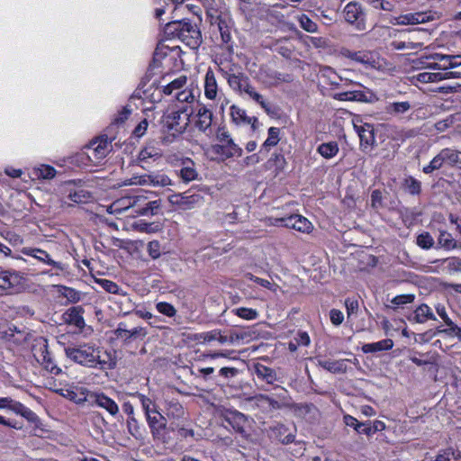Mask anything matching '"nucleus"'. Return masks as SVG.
<instances>
[{
    "label": "nucleus",
    "mask_w": 461,
    "mask_h": 461,
    "mask_svg": "<svg viewBox=\"0 0 461 461\" xmlns=\"http://www.w3.org/2000/svg\"><path fill=\"white\" fill-rule=\"evenodd\" d=\"M244 93L247 94L256 103H258L267 114L272 113L270 104L266 102L263 96L259 93H258L250 84L245 89Z\"/></svg>",
    "instance_id": "obj_30"
},
{
    "label": "nucleus",
    "mask_w": 461,
    "mask_h": 461,
    "mask_svg": "<svg viewBox=\"0 0 461 461\" xmlns=\"http://www.w3.org/2000/svg\"><path fill=\"white\" fill-rule=\"evenodd\" d=\"M416 242L417 245L423 249H429L435 244L433 237L427 231L418 235Z\"/></svg>",
    "instance_id": "obj_46"
},
{
    "label": "nucleus",
    "mask_w": 461,
    "mask_h": 461,
    "mask_svg": "<svg viewBox=\"0 0 461 461\" xmlns=\"http://www.w3.org/2000/svg\"><path fill=\"white\" fill-rule=\"evenodd\" d=\"M449 323L450 324H446L447 326L446 329H441L440 327L437 328L434 331V335L444 333L448 337H455L461 341V328L456 325L453 321H450Z\"/></svg>",
    "instance_id": "obj_39"
},
{
    "label": "nucleus",
    "mask_w": 461,
    "mask_h": 461,
    "mask_svg": "<svg viewBox=\"0 0 461 461\" xmlns=\"http://www.w3.org/2000/svg\"><path fill=\"white\" fill-rule=\"evenodd\" d=\"M161 206L160 200H155L147 203L143 207L134 209V212L138 215L153 216L158 214Z\"/></svg>",
    "instance_id": "obj_29"
},
{
    "label": "nucleus",
    "mask_w": 461,
    "mask_h": 461,
    "mask_svg": "<svg viewBox=\"0 0 461 461\" xmlns=\"http://www.w3.org/2000/svg\"><path fill=\"white\" fill-rule=\"evenodd\" d=\"M34 175L37 178L52 179L56 176V169L49 165H41L40 167L34 168Z\"/></svg>",
    "instance_id": "obj_41"
},
{
    "label": "nucleus",
    "mask_w": 461,
    "mask_h": 461,
    "mask_svg": "<svg viewBox=\"0 0 461 461\" xmlns=\"http://www.w3.org/2000/svg\"><path fill=\"white\" fill-rule=\"evenodd\" d=\"M337 96L340 101H358L364 103H372L376 99L375 95L370 91H348L339 93Z\"/></svg>",
    "instance_id": "obj_13"
},
{
    "label": "nucleus",
    "mask_w": 461,
    "mask_h": 461,
    "mask_svg": "<svg viewBox=\"0 0 461 461\" xmlns=\"http://www.w3.org/2000/svg\"><path fill=\"white\" fill-rule=\"evenodd\" d=\"M343 57L361 64H371L370 53L367 51H351L348 49L343 48L340 50Z\"/></svg>",
    "instance_id": "obj_24"
},
{
    "label": "nucleus",
    "mask_w": 461,
    "mask_h": 461,
    "mask_svg": "<svg viewBox=\"0 0 461 461\" xmlns=\"http://www.w3.org/2000/svg\"><path fill=\"white\" fill-rule=\"evenodd\" d=\"M184 414V409L178 402L171 403L168 409L167 416L181 417Z\"/></svg>",
    "instance_id": "obj_63"
},
{
    "label": "nucleus",
    "mask_w": 461,
    "mask_h": 461,
    "mask_svg": "<svg viewBox=\"0 0 461 461\" xmlns=\"http://www.w3.org/2000/svg\"><path fill=\"white\" fill-rule=\"evenodd\" d=\"M189 23V20H176L167 23L164 27V33L167 38L179 39L182 31H185V27Z\"/></svg>",
    "instance_id": "obj_21"
},
{
    "label": "nucleus",
    "mask_w": 461,
    "mask_h": 461,
    "mask_svg": "<svg viewBox=\"0 0 461 461\" xmlns=\"http://www.w3.org/2000/svg\"><path fill=\"white\" fill-rule=\"evenodd\" d=\"M112 142L107 136H102L97 141L91 143V146H95L92 149V154L88 155V158L92 160L91 162L98 164L101 159L106 157L109 152L108 145Z\"/></svg>",
    "instance_id": "obj_10"
},
{
    "label": "nucleus",
    "mask_w": 461,
    "mask_h": 461,
    "mask_svg": "<svg viewBox=\"0 0 461 461\" xmlns=\"http://www.w3.org/2000/svg\"><path fill=\"white\" fill-rule=\"evenodd\" d=\"M179 40L194 50L197 49L203 42L200 30L190 21L185 27V31L180 33Z\"/></svg>",
    "instance_id": "obj_7"
},
{
    "label": "nucleus",
    "mask_w": 461,
    "mask_h": 461,
    "mask_svg": "<svg viewBox=\"0 0 461 461\" xmlns=\"http://www.w3.org/2000/svg\"><path fill=\"white\" fill-rule=\"evenodd\" d=\"M156 308L158 312L167 317H173L176 313V310L175 309V307L172 304L166 302L158 303Z\"/></svg>",
    "instance_id": "obj_55"
},
{
    "label": "nucleus",
    "mask_w": 461,
    "mask_h": 461,
    "mask_svg": "<svg viewBox=\"0 0 461 461\" xmlns=\"http://www.w3.org/2000/svg\"><path fill=\"white\" fill-rule=\"evenodd\" d=\"M354 129L358 134L360 139L361 146H373L375 142V130L372 124L363 123L357 124V122H354Z\"/></svg>",
    "instance_id": "obj_11"
},
{
    "label": "nucleus",
    "mask_w": 461,
    "mask_h": 461,
    "mask_svg": "<svg viewBox=\"0 0 461 461\" xmlns=\"http://www.w3.org/2000/svg\"><path fill=\"white\" fill-rule=\"evenodd\" d=\"M147 421L153 438L163 443L167 442V426L166 418L159 411H157L152 415H149Z\"/></svg>",
    "instance_id": "obj_6"
},
{
    "label": "nucleus",
    "mask_w": 461,
    "mask_h": 461,
    "mask_svg": "<svg viewBox=\"0 0 461 461\" xmlns=\"http://www.w3.org/2000/svg\"><path fill=\"white\" fill-rule=\"evenodd\" d=\"M59 292L72 303H76L81 299L80 293L74 288L60 285Z\"/></svg>",
    "instance_id": "obj_43"
},
{
    "label": "nucleus",
    "mask_w": 461,
    "mask_h": 461,
    "mask_svg": "<svg viewBox=\"0 0 461 461\" xmlns=\"http://www.w3.org/2000/svg\"><path fill=\"white\" fill-rule=\"evenodd\" d=\"M212 149L213 153L217 155L224 156L225 158H229L233 156H238V151L229 148V146L224 144H216L212 147Z\"/></svg>",
    "instance_id": "obj_49"
},
{
    "label": "nucleus",
    "mask_w": 461,
    "mask_h": 461,
    "mask_svg": "<svg viewBox=\"0 0 461 461\" xmlns=\"http://www.w3.org/2000/svg\"><path fill=\"white\" fill-rule=\"evenodd\" d=\"M224 77L230 87L240 93H244L245 89L249 85V78L244 73L230 74L224 72Z\"/></svg>",
    "instance_id": "obj_15"
},
{
    "label": "nucleus",
    "mask_w": 461,
    "mask_h": 461,
    "mask_svg": "<svg viewBox=\"0 0 461 461\" xmlns=\"http://www.w3.org/2000/svg\"><path fill=\"white\" fill-rule=\"evenodd\" d=\"M318 152L325 158H331L339 152V146L336 141L322 143L318 147Z\"/></svg>",
    "instance_id": "obj_34"
},
{
    "label": "nucleus",
    "mask_w": 461,
    "mask_h": 461,
    "mask_svg": "<svg viewBox=\"0 0 461 461\" xmlns=\"http://www.w3.org/2000/svg\"><path fill=\"white\" fill-rule=\"evenodd\" d=\"M434 59L443 63V70L457 68L461 65V55L435 54Z\"/></svg>",
    "instance_id": "obj_26"
},
{
    "label": "nucleus",
    "mask_w": 461,
    "mask_h": 461,
    "mask_svg": "<svg viewBox=\"0 0 461 461\" xmlns=\"http://www.w3.org/2000/svg\"><path fill=\"white\" fill-rule=\"evenodd\" d=\"M445 161L444 156H442V150L433 158V159L430 161V163L423 167V172L425 174H430L433 171L439 169Z\"/></svg>",
    "instance_id": "obj_44"
},
{
    "label": "nucleus",
    "mask_w": 461,
    "mask_h": 461,
    "mask_svg": "<svg viewBox=\"0 0 461 461\" xmlns=\"http://www.w3.org/2000/svg\"><path fill=\"white\" fill-rule=\"evenodd\" d=\"M84 312L82 306H73L63 313L62 318L66 324L75 326L81 331L86 327Z\"/></svg>",
    "instance_id": "obj_8"
},
{
    "label": "nucleus",
    "mask_w": 461,
    "mask_h": 461,
    "mask_svg": "<svg viewBox=\"0 0 461 461\" xmlns=\"http://www.w3.org/2000/svg\"><path fill=\"white\" fill-rule=\"evenodd\" d=\"M438 245L447 250L458 248L457 241L446 230H440L438 238Z\"/></svg>",
    "instance_id": "obj_32"
},
{
    "label": "nucleus",
    "mask_w": 461,
    "mask_h": 461,
    "mask_svg": "<svg viewBox=\"0 0 461 461\" xmlns=\"http://www.w3.org/2000/svg\"><path fill=\"white\" fill-rule=\"evenodd\" d=\"M415 296L413 294H401L392 299L391 303L394 305H403L411 303L414 301Z\"/></svg>",
    "instance_id": "obj_59"
},
{
    "label": "nucleus",
    "mask_w": 461,
    "mask_h": 461,
    "mask_svg": "<svg viewBox=\"0 0 461 461\" xmlns=\"http://www.w3.org/2000/svg\"><path fill=\"white\" fill-rule=\"evenodd\" d=\"M226 421L232 426V428L240 432H244V426L247 422V417L238 411H227L225 415Z\"/></svg>",
    "instance_id": "obj_20"
},
{
    "label": "nucleus",
    "mask_w": 461,
    "mask_h": 461,
    "mask_svg": "<svg viewBox=\"0 0 461 461\" xmlns=\"http://www.w3.org/2000/svg\"><path fill=\"white\" fill-rule=\"evenodd\" d=\"M113 334L117 339L122 340L124 346H127L137 339H143L148 335V332L145 328L140 326L128 330L125 323L120 322L113 330Z\"/></svg>",
    "instance_id": "obj_4"
},
{
    "label": "nucleus",
    "mask_w": 461,
    "mask_h": 461,
    "mask_svg": "<svg viewBox=\"0 0 461 461\" xmlns=\"http://www.w3.org/2000/svg\"><path fill=\"white\" fill-rule=\"evenodd\" d=\"M447 264L449 272H461V259L458 258H449L442 260Z\"/></svg>",
    "instance_id": "obj_57"
},
{
    "label": "nucleus",
    "mask_w": 461,
    "mask_h": 461,
    "mask_svg": "<svg viewBox=\"0 0 461 461\" xmlns=\"http://www.w3.org/2000/svg\"><path fill=\"white\" fill-rule=\"evenodd\" d=\"M298 217H299V214H292L288 217L277 219L276 221L278 222H280V224L282 226L295 230L296 229V221H297Z\"/></svg>",
    "instance_id": "obj_58"
},
{
    "label": "nucleus",
    "mask_w": 461,
    "mask_h": 461,
    "mask_svg": "<svg viewBox=\"0 0 461 461\" xmlns=\"http://www.w3.org/2000/svg\"><path fill=\"white\" fill-rule=\"evenodd\" d=\"M259 397L263 402L267 403L268 406L273 410H280L288 407V403L285 401H284V399L282 401H279L278 399H274L269 395L265 394H261Z\"/></svg>",
    "instance_id": "obj_47"
},
{
    "label": "nucleus",
    "mask_w": 461,
    "mask_h": 461,
    "mask_svg": "<svg viewBox=\"0 0 461 461\" xmlns=\"http://www.w3.org/2000/svg\"><path fill=\"white\" fill-rule=\"evenodd\" d=\"M393 347V341L391 339H385L375 343H367L362 346L364 353H375L384 350H389Z\"/></svg>",
    "instance_id": "obj_23"
},
{
    "label": "nucleus",
    "mask_w": 461,
    "mask_h": 461,
    "mask_svg": "<svg viewBox=\"0 0 461 461\" xmlns=\"http://www.w3.org/2000/svg\"><path fill=\"white\" fill-rule=\"evenodd\" d=\"M170 203L177 205L183 210H190L204 203V197L199 192L191 190L185 193L174 194L168 197Z\"/></svg>",
    "instance_id": "obj_3"
},
{
    "label": "nucleus",
    "mask_w": 461,
    "mask_h": 461,
    "mask_svg": "<svg viewBox=\"0 0 461 461\" xmlns=\"http://www.w3.org/2000/svg\"><path fill=\"white\" fill-rule=\"evenodd\" d=\"M39 353L40 356L38 357V361L43 365L46 370L50 371L54 375H59L61 373V369L58 367L56 365H54L51 359L50 353L49 352L48 344L46 341L43 343L42 346L39 348Z\"/></svg>",
    "instance_id": "obj_18"
},
{
    "label": "nucleus",
    "mask_w": 461,
    "mask_h": 461,
    "mask_svg": "<svg viewBox=\"0 0 461 461\" xmlns=\"http://www.w3.org/2000/svg\"><path fill=\"white\" fill-rule=\"evenodd\" d=\"M402 187L411 195L420 194L421 192V184L413 176H408L402 183Z\"/></svg>",
    "instance_id": "obj_37"
},
{
    "label": "nucleus",
    "mask_w": 461,
    "mask_h": 461,
    "mask_svg": "<svg viewBox=\"0 0 461 461\" xmlns=\"http://www.w3.org/2000/svg\"><path fill=\"white\" fill-rule=\"evenodd\" d=\"M19 283V276L9 271L0 272V289L7 290Z\"/></svg>",
    "instance_id": "obj_28"
},
{
    "label": "nucleus",
    "mask_w": 461,
    "mask_h": 461,
    "mask_svg": "<svg viewBox=\"0 0 461 461\" xmlns=\"http://www.w3.org/2000/svg\"><path fill=\"white\" fill-rule=\"evenodd\" d=\"M149 255L153 258L157 259L160 257V244L158 240H152L148 244Z\"/></svg>",
    "instance_id": "obj_60"
},
{
    "label": "nucleus",
    "mask_w": 461,
    "mask_h": 461,
    "mask_svg": "<svg viewBox=\"0 0 461 461\" xmlns=\"http://www.w3.org/2000/svg\"><path fill=\"white\" fill-rule=\"evenodd\" d=\"M299 22L301 27L308 32H315L318 30V25L305 14L300 16Z\"/></svg>",
    "instance_id": "obj_53"
},
{
    "label": "nucleus",
    "mask_w": 461,
    "mask_h": 461,
    "mask_svg": "<svg viewBox=\"0 0 461 461\" xmlns=\"http://www.w3.org/2000/svg\"><path fill=\"white\" fill-rule=\"evenodd\" d=\"M233 312L237 316L245 320H255L258 316V312L250 308L240 307L233 310Z\"/></svg>",
    "instance_id": "obj_51"
},
{
    "label": "nucleus",
    "mask_w": 461,
    "mask_h": 461,
    "mask_svg": "<svg viewBox=\"0 0 461 461\" xmlns=\"http://www.w3.org/2000/svg\"><path fill=\"white\" fill-rule=\"evenodd\" d=\"M148 180L152 186H167L171 185V179L165 174H149Z\"/></svg>",
    "instance_id": "obj_40"
},
{
    "label": "nucleus",
    "mask_w": 461,
    "mask_h": 461,
    "mask_svg": "<svg viewBox=\"0 0 461 461\" xmlns=\"http://www.w3.org/2000/svg\"><path fill=\"white\" fill-rule=\"evenodd\" d=\"M164 127L167 131H173L175 134L184 133L190 123V113H187V107L185 106L178 111L172 112L164 118Z\"/></svg>",
    "instance_id": "obj_2"
},
{
    "label": "nucleus",
    "mask_w": 461,
    "mask_h": 461,
    "mask_svg": "<svg viewBox=\"0 0 461 461\" xmlns=\"http://www.w3.org/2000/svg\"><path fill=\"white\" fill-rule=\"evenodd\" d=\"M270 437L282 444H289L294 440L295 436L284 424H276L270 428Z\"/></svg>",
    "instance_id": "obj_16"
},
{
    "label": "nucleus",
    "mask_w": 461,
    "mask_h": 461,
    "mask_svg": "<svg viewBox=\"0 0 461 461\" xmlns=\"http://www.w3.org/2000/svg\"><path fill=\"white\" fill-rule=\"evenodd\" d=\"M92 404L106 410L111 415L115 416L119 412L117 403L103 393H94L89 395Z\"/></svg>",
    "instance_id": "obj_9"
},
{
    "label": "nucleus",
    "mask_w": 461,
    "mask_h": 461,
    "mask_svg": "<svg viewBox=\"0 0 461 461\" xmlns=\"http://www.w3.org/2000/svg\"><path fill=\"white\" fill-rule=\"evenodd\" d=\"M95 283L98 284L107 293L122 295L128 303H131V299L127 297V294L122 292L116 283L108 279H95Z\"/></svg>",
    "instance_id": "obj_25"
},
{
    "label": "nucleus",
    "mask_w": 461,
    "mask_h": 461,
    "mask_svg": "<svg viewBox=\"0 0 461 461\" xmlns=\"http://www.w3.org/2000/svg\"><path fill=\"white\" fill-rule=\"evenodd\" d=\"M141 406L145 411L146 419L158 411L155 403L143 394L139 395Z\"/></svg>",
    "instance_id": "obj_48"
},
{
    "label": "nucleus",
    "mask_w": 461,
    "mask_h": 461,
    "mask_svg": "<svg viewBox=\"0 0 461 461\" xmlns=\"http://www.w3.org/2000/svg\"><path fill=\"white\" fill-rule=\"evenodd\" d=\"M179 176L184 182L188 183L196 179L198 174L193 167L186 166L180 169Z\"/></svg>",
    "instance_id": "obj_50"
},
{
    "label": "nucleus",
    "mask_w": 461,
    "mask_h": 461,
    "mask_svg": "<svg viewBox=\"0 0 461 461\" xmlns=\"http://www.w3.org/2000/svg\"><path fill=\"white\" fill-rule=\"evenodd\" d=\"M460 77L459 72L447 71V72H422L417 76V79L421 83L438 82L448 78Z\"/></svg>",
    "instance_id": "obj_14"
},
{
    "label": "nucleus",
    "mask_w": 461,
    "mask_h": 461,
    "mask_svg": "<svg viewBox=\"0 0 461 461\" xmlns=\"http://www.w3.org/2000/svg\"><path fill=\"white\" fill-rule=\"evenodd\" d=\"M65 353L68 358L83 366H95L97 363H101L98 361L99 356L95 354V348L87 344L67 347Z\"/></svg>",
    "instance_id": "obj_1"
},
{
    "label": "nucleus",
    "mask_w": 461,
    "mask_h": 461,
    "mask_svg": "<svg viewBox=\"0 0 461 461\" xmlns=\"http://www.w3.org/2000/svg\"><path fill=\"white\" fill-rule=\"evenodd\" d=\"M186 84V77L181 76L178 78L173 80L163 88V93L169 95L174 90L182 88Z\"/></svg>",
    "instance_id": "obj_45"
},
{
    "label": "nucleus",
    "mask_w": 461,
    "mask_h": 461,
    "mask_svg": "<svg viewBox=\"0 0 461 461\" xmlns=\"http://www.w3.org/2000/svg\"><path fill=\"white\" fill-rule=\"evenodd\" d=\"M279 128L270 127L268 129V137L263 143L262 148L268 151L270 147L276 146L279 141Z\"/></svg>",
    "instance_id": "obj_42"
},
{
    "label": "nucleus",
    "mask_w": 461,
    "mask_h": 461,
    "mask_svg": "<svg viewBox=\"0 0 461 461\" xmlns=\"http://www.w3.org/2000/svg\"><path fill=\"white\" fill-rule=\"evenodd\" d=\"M12 411L17 414L22 415L31 422H35L38 420L37 415L32 410L25 407L19 402H15L14 404L12 405Z\"/></svg>",
    "instance_id": "obj_35"
},
{
    "label": "nucleus",
    "mask_w": 461,
    "mask_h": 461,
    "mask_svg": "<svg viewBox=\"0 0 461 461\" xmlns=\"http://www.w3.org/2000/svg\"><path fill=\"white\" fill-rule=\"evenodd\" d=\"M411 108V104L409 102H396L390 104V105L387 108V111L389 113H404Z\"/></svg>",
    "instance_id": "obj_54"
},
{
    "label": "nucleus",
    "mask_w": 461,
    "mask_h": 461,
    "mask_svg": "<svg viewBox=\"0 0 461 461\" xmlns=\"http://www.w3.org/2000/svg\"><path fill=\"white\" fill-rule=\"evenodd\" d=\"M197 120L194 123L195 127L204 133L207 132V131H211V126L212 122V112L209 109H207L205 106L201 105L196 113Z\"/></svg>",
    "instance_id": "obj_12"
},
{
    "label": "nucleus",
    "mask_w": 461,
    "mask_h": 461,
    "mask_svg": "<svg viewBox=\"0 0 461 461\" xmlns=\"http://www.w3.org/2000/svg\"><path fill=\"white\" fill-rule=\"evenodd\" d=\"M204 92L207 98L212 100L217 95V82L212 70H208L205 75Z\"/></svg>",
    "instance_id": "obj_27"
},
{
    "label": "nucleus",
    "mask_w": 461,
    "mask_h": 461,
    "mask_svg": "<svg viewBox=\"0 0 461 461\" xmlns=\"http://www.w3.org/2000/svg\"><path fill=\"white\" fill-rule=\"evenodd\" d=\"M217 138L222 144L227 145L229 148L238 151V157L242 155V149L234 143L228 131H224L223 129H219Z\"/></svg>",
    "instance_id": "obj_38"
},
{
    "label": "nucleus",
    "mask_w": 461,
    "mask_h": 461,
    "mask_svg": "<svg viewBox=\"0 0 461 461\" xmlns=\"http://www.w3.org/2000/svg\"><path fill=\"white\" fill-rule=\"evenodd\" d=\"M411 322L425 323L429 320H437L430 307L423 303L417 307L414 312L408 317Z\"/></svg>",
    "instance_id": "obj_17"
},
{
    "label": "nucleus",
    "mask_w": 461,
    "mask_h": 461,
    "mask_svg": "<svg viewBox=\"0 0 461 461\" xmlns=\"http://www.w3.org/2000/svg\"><path fill=\"white\" fill-rule=\"evenodd\" d=\"M255 372L258 377L264 379L267 384H273L276 378V374L272 368L261 364L256 365Z\"/></svg>",
    "instance_id": "obj_33"
},
{
    "label": "nucleus",
    "mask_w": 461,
    "mask_h": 461,
    "mask_svg": "<svg viewBox=\"0 0 461 461\" xmlns=\"http://www.w3.org/2000/svg\"><path fill=\"white\" fill-rule=\"evenodd\" d=\"M230 116L232 122L237 125L241 123L249 124L252 121V119H249V117L247 115L245 110L240 108L235 104L230 106Z\"/></svg>",
    "instance_id": "obj_31"
},
{
    "label": "nucleus",
    "mask_w": 461,
    "mask_h": 461,
    "mask_svg": "<svg viewBox=\"0 0 461 461\" xmlns=\"http://www.w3.org/2000/svg\"><path fill=\"white\" fill-rule=\"evenodd\" d=\"M383 195L380 190H374L371 194V206L375 209L383 207Z\"/></svg>",
    "instance_id": "obj_61"
},
{
    "label": "nucleus",
    "mask_w": 461,
    "mask_h": 461,
    "mask_svg": "<svg viewBox=\"0 0 461 461\" xmlns=\"http://www.w3.org/2000/svg\"><path fill=\"white\" fill-rule=\"evenodd\" d=\"M23 253L36 258L40 261L45 262L49 266H51L59 270L63 269L62 264L51 259L50 255L45 250L41 249H23Z\"/></svg>",
    "instance_id": "obj_19"
},
{
    "label": "nucleus",
    "mask_w": 461,
    "mask_h": 461,
    "mask_svg": "<svg viewBox=\"0 0 461 461\" xmlns=\"http://www.w3.org/2000/svg\"><path fill=\"white\" fill-rule=\"evenodd\" d=\"M345 20L356 26L358 31L366 30V14L360 4L357 2L348 3L343 11Z\"/></svg>",
    "instance_id": "obj_5"
},
{
    "label": "nucleus",
    "mask_w": 461,
    "mask_h": 461,
    "mask_svg": "<svg viewBox=\"0 0 461 461\" xmlns=\"http://www.w3.org/2000/svg\"><path fill=\"white\" fill-rule=\"evenodd\" d=\"M454 122V117L451 115L449 117H447V119H444V120H441V121H438V122H436L435 124V128L437 131H446L448 127H450Z\"/></svg>",
    "instance_id": "obj_64"
},
{
    "label": "nucleus",
    "mask_w": 461,
    "mask_h": 461,
    "mask_svg": "<svg viewBox=\"0 0 461 461\" xmlns=\"http://www.w3.org/2000/svg\"><path fill=\"white\" fill-rule=\"evenodd\" d=\"M6 336L14 338V341L22 343L26 340L27 333L17 329L16 326L9 327L8 330L5 331Z\"/></svg>",
    "instance_id": "obj_52"
},
{
    "label": "nucleus",
    "mask_w": 461,
    "mask_h": 461,
    "mask_svg": "<svg viewBox=\"0 0 461 461\" xmlns=\"http://www.w3.org/2000/svg\"><path fill=\"white\" fill-rule=\"evenodd\" d=\"M445 161L451 167H461V152L451 149H442Z\"/></svg>",
    "instance_id": "obj_36"
},
{
    "label": "nucleus",
    "mask_w": 461,
    "mask_h": 461,
    "mask_svg": "<svg viewBox=\"0 0 461 461\" xmlns=\"http://www.w3.org/2000/svg\"><path fill=\"white\" fill-rule=\"evenodd\" d=\"M312 230V224L311 221H309L305 217L299 215L297 221H296V229L295 230L303 232V233H310Z\"/></svg>",
    "instance_id": "obj_56"
},
{
    "label": "nucleus",
    "mask_w": 461,
    "mask_h": 461,
    "mask_svg": "<svg viewBox=\"0 0 461 461\" xmlns=\"http://www.w3.org/2000/svg\"><path fill=\"white\" fill-rule=\"evenodd\" d=\"M347 360H324L319 359L318 365L324 368L325 370L333 373V374H344L347 371Z\"/></svg>",
    "instance_id": "obj_22"
},
{
    "label": "nucleus",
    "mask_w": 461,
    "mask_h": 461,
    "mask_svg": "<svg viewBox=\"0 0 461 461\" xmlns=\"http://www.w3.org/2000/svg\"><path fill=\"white\" fill-rule=\"evenodd\" d=\"M345 306L347 309L348 316L350 317L351 315L356 314L359 308L358 301L348 298L345 300Z\"/></svg>",
    "instance_id": "obj_62"
}]
</instances>
